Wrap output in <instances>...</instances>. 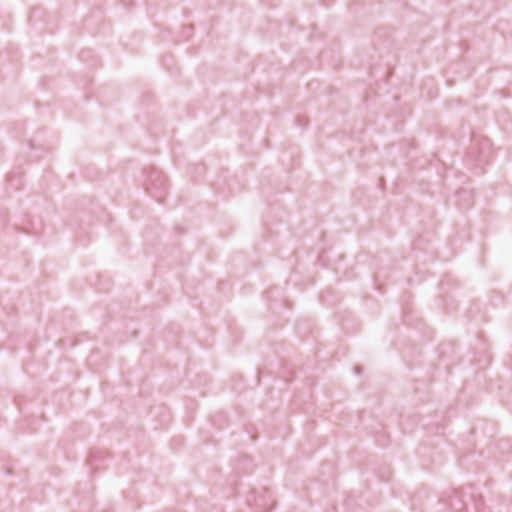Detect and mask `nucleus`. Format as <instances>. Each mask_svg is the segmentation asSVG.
<instances>
[{
    "label": "nucleus",
    "instance_id": "nucleus-1",
    "mask_svg": "<svg viewBox=\"0 0 512 512\" xmlns=\"http://www.w3.org/2000/svg\"><path fill=\"white\" fill-rule=\"evenodd\" d=\"M147 182L145 183L146 191L157 201H161L167 191V180L157 168H150L147 170Z\"/></svg>",
    "mask_w": 512,
    "mask_h": 512
},
{
    "label": "nucleus",
    "instance_id": "nucleus-2",
    "mask_svg": "<svg viewBox=\"0 0 512 512\" xmlns=\"http://www.w3.org/2000/svg\"><path fill=\"white\" fill-rule=\"evenodd\" d=\"M255 508L264 512H268L272 509L273 501L271 499V493L267 489H262L258 497H254Z\"/></svg>",
    "mask_w": 512,
    "mask_h": 512
},
{
    "label": "nucleus",
    "instance_id": "nucleus-3",
    "mask_svg": "<svg viewBox=\"0 0 512 512\" xmlns=\"http://www.w3.org/2000/svg\"><path fill=\"white\" fill-rule=\"evenodd\" d=\"M468 194H469V192H467V191L463 190V191H461V192L458 194V196H459V197H464V196H467Z\"/></svg>",
    "mask_w": 512,
    "mask_h": 512
},
{
    "label": "nucleus",
    "instance_id": "nucleus-4",
    "mask_svg": "<svg viewBox=\"0 0 512 512\" xmlns=\"http://www.w3.org/2000/svg\"><path fill=\"white\" fill-rule=\"evenodd\" d=\"M9 183L12 187H14L15 189H18L19 188V185H14L13 184V179L12 178H9Z\"/></svg>",
    "mask_w": 512,
    "mask_h": 512
}]
</instances>
